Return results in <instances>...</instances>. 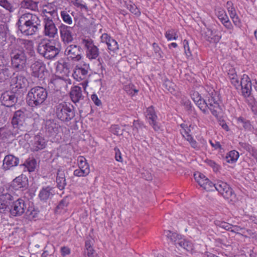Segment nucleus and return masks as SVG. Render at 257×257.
Returning <instances> with one entry per match:
<instances>
[{"mask_svg": "<svg viewBox=\"0 0 257 257\" xmlns=\"http://www.w3.org/2000/svg\"><path fill=\"white\" fill-rule=\"evenodd\" d=\"M9 50L12 64L19 70L23 69L26 65V54L32 57L35 53L33 41L20 38L16 40L15 44L9 46Z\"/></svg>", "mask_w": 257, "mask_h": 257, "instance_id": "obj_1", "label": "nucleus"}, {"mask_svg": "<svg viewBox=\"0 0 257 257\" xmlns=\"http://www.w3.org/2000/svg\"><path fill=\"white\" fill-rule=\"evenodd\" d=\"M191 98L204 114H208L209 109L213 115L218 117L221 112L220 97L218 92L214 90H210L205 99L202 98L198 92H194Z\"/></svg>", "mask_w": 257, "mask_h": 257, "instance_id": "obj_2", "label": "nucleus"}, {"mask_svg": "<svg viewBox=\"0 0 257 257\" xmlns=\"http://www.w3.org/2000/svg\"><path fill=\"white\" fill-rule=\"evenodd\" d=\"M19 30L25 36H32L37 33L41 26L39 17L35 14L22 15L17 23Z\"/></svg>", "mask_w": 257, "mask_h": 257, "instance_id": "obj_3", "label": "nucleus"}, {"mask_svg": "<svg viewBox=\"0 0 257 257\" xmlns=\"http://www.w3.org/2000/svg\"><path fill=\"white\" fill-rule=\"evenodd\" d=\"M48 97V91L43 87L37 86L32 87L28 92L27 102L32 107H38L42 105Z\"/></svg>", "mask_w": 257, "mask_h": 257, "instance_id": "obj_4", "label": "nucleus"}, {"mask_svg": "<svg viewBox=\"0 0 257 257\" xmlns=\"http://www.w3.org/2000/svg\"><path fill=\"white\" fill-rule=\"evenodd\" d=\"M29 119L26 116V111L22 109L16 111L12 117L11 123L12 126L17 128L24 136V138H29L26 132L29 131L31 126L28 123Z\"/></svg>", "mask_w": 257, "mask_h": 257, "instance_id": "obj_5", "label": "nucleus"}, {"mask_svg": "<svg viewBox=\"0 0 257 257\" xmlns=\"http://www.w3.org/2000/svg\"><path fill=\"white\" fill-rule=\"evenodd\" d=\"M37 50L40 55L45 59L53 60L60 53V48L56 47L50 40L44 38L39 43Z\"/></svg>", "mask_w": 257, "mask_h": 257, "instance_id": "obj_6", "label": "nucleus"}, {"mask_svg": "<svg viewBox=\"0 0 257 257\" xmlns=\"http://www.w3.org/2000/svg\"><path fill=\"white\" fill-rule=\"evenodd\" d=\"M54 111L56 117L65 123L71 121L75 116L74 106L70 103L64 101L55 105Z\"/></svg>", "mask_w": 257, "mask_h": 257, "instance_id": "obj_7", "label": "nucleus"}, {"mask_svg": "<svg viewBox=\"0 0 257 257\" xmlns=\"http://www.w3.org/2000/svg\"><path fill=\"white\" fill-rule=\"evenodd\" d=\"M81 43L84 45L85 49L86 57L90 61L97 60L100 62L101 58L99 57V48L94 45L93 41L91 39H83Z\"/></svg>", "mask_w": 257, "mask_h": 257, "instance_id": "obj_8", "label": "nucleus"}, {"mask_svg": "<svg viewBox=\"0 0 257 257\" xmlns=\"http://www.w3.org/2000/svg\"><path fill=\"white\" fill-rule=\"evenodd\" d=\"M18 96L17 90L11 88V90L6 91L2 93L0 100L4 105L12 107L17 102Z\"/></svg>", "mask_w": 257, "mask_h": 257, "instance_id": "obj_9", "label": "nucleus"}, {"mask_svg": "<svg viewBox=\"0 0 257 257\" xmlns=\"http://www.w3.org/2000/svg\"><path fill=\"white\" fill-rule=\"evenodd\" d=\"M64 54L69 60L74 62L79 61L83 57L82 48L77 45L72 44L68 46Z\"/></svg>", "mask_w": 257, "mask_h": 257, "instance_id": "obj_10", "label": "nucleus"}, {"mask_svg": "<svg viewBox=\"0 0 257 257\" xmlns=\"http://www.w3.org/2000/svg\"><path fill=\"white\" fill-rule=\"evenodd\" d=\"M84 67L76 66L75 68L73 73V78L78 81L83 80L81 84L85 90L87 86L88 81L87 77L88 76V67L87 64H84Z\"/></svg>", "mask_w": 257, "mask_h": 257, "instance_id": "obj_11", "label": "nucleus"}, {"mask_svg": "<svg viewBox=\"0 0 257 257\" xmlns=\"http://www.w3.org/2000/svg\"><path fill=\"white\" fill-rule=\"evenodd\" d=\"M57 33L58 30L52 18L46 15L44 18V35L50 38H54Z\"/></svg>", "mask_w": 257, "mask_h": 257, "instance_id": "obj_12", "label": "nucleus"}, {"mask_svg": "<svg viewBox=\"0 0 257 257\" xmlns=\"http://www.w3.org/2000/svg\"><path fill=\"white\" fill-rule=\"evenodd\" d=\"M24 136L17 128L12 127V128L8 127L0 128V139L5 140H14Z\"/></svg>", "mask_w": 257, "mask_h": 257, "instance_id": "obj_13", "label": "nucleus"}, {"mask_svg": "<svg viewBox=\"0 0 257 257\" xmlns=\"http://www.w3.org/2000/svg\"><path fill=\"white\" fill-rule=\"evenodd\" d=\"M59 29L61 40L64 44H69L73 41V27L62 24Z\"/></svg>", "mask_w": 257, "mask_h": 257, "instance_id": "obj_14", "label": "nucleus"}, {"mask_svg": "<svg viewBox=\"0 0 257 257\" xmlns=\"http://www.w3.org/2000/svg\"><path fill=\"white\" fill-rule=\"evenodd\" d=\"M26 208L25 201L21 198L17 199L11 206V215L13 216H21L25 212Z\"/></svg>", "mask_w": 257, "mask_h": 257, "instance_id": "obj_15", "label": "nucleus"}, {"mask_svg": "<svg viewBox=\"0 0 257 257\" xmlns=\"http://www.w3.org/2000/svg\"><path fill=\"white\" fill-rule=\"evenodd\" d=\"M32 76L39 79H44L45 74L47 73L45 65L41 61H35L31 66Z\"/></svg>", "mask_w": 257, "mask_h": 257, "instance_id": "obj_16", "label": "nucleus"}, {"mask_svg": "<svg viewBox=\"0 0 257 257\" xmlns=\"http://www.w3.org/2000/svg\"><path fill=\"white\" fill-rule=\"evenodd\" d=\"M194 178L198 184L207 191L213 190V183L210 181L205 176L199 172L194 175Z\"/></svg>", "mask_w": 257, "mask_h": 257, "instance_id": "obj_17", "label": "nucleus"}, {"mask_svg": "<svg viewBox=\"0 0 257 257\" xmlns=\"http://www.w3.org/2000/svg\"><path fill=\"white\" fill-rule=\"evenodd\" d=\"M240 86L241 87L242 95L245 97H249L252 91V83L247 75L243 74L241 78Z\"/></svg>", "mask_w": 257, "mask_h": 257, "instance_id": "obj_18", "label": "nucleus"}, {"mask_svg": "<svg viewBox=\"0 0 257 257\" xmlns=\"http://www.w3.org/2000/svg\"><path fill=\"white\" fill-rule=\"evenodd\" d=\"M60 126L54 119L46 120L45 122V133L48 136H53L59 132Z\"/></svg>", "mask_w": 257, "mask_h": 257, "instance_id": "obj_19", "label": "nucleus"}, {"mask_svg": "<svg viewBox=\"0 0 257 257\" xmlns=\"http://www.w3.org/2000/svg\"><path fill=\"white\" fill-rule=\"evenodd\" d=\"M11 83V88L16 89L17 92L20 89L26 88L28 86L29 82L24 76L18 75L12 79Z\"/></svg>", "mask_w": 257, "mask_h": 257, "instance_id": "obj_20", "label": "nucleus"}, {"mask_svg": "<svg viewBox=\"0 0 257 257\" xmlns=\"http://www.w3.org/2000/svg\"><path fill=\"white\" fill-rule=\"evenodd\" d=\"M15 74L13 67L5 63L4 60L0 58V76L5 80L11 78Z\"/></svg>", "mask_w": 257, "mask_h": 257, "instance_id": "obj_21", "label": "nucleus"}, {"mask_svg": "<svg viewBox=\"0 0 257 257\" xmlns=\"http://www.w3.org/2000/svg\"><path fill=\"white\" fill-rule=\"evenodd\" d=\"M12 187L16 190H23L28 186V179L26 175H21L16 177L12 183Z\"/></svg>", "mask_w": 257, "mask_h": 257, "instance_id": "obj_22", "label": "nucleus"}, {"mask_svg": "<svg viewBox=\"0 0 257 257\" xmlns=\"http://www.w3.org/2000/svg\"><path fill=\"white\" fill-rule=\"evenodd\" d=\"M55 194L54 188L47 186L43 187L39 192V197L41 201H46L51 199Z\"/></svg>", "mask_w": 257, "mask_h": 257, "instance_id": "obj_23", "label": "nucleus"}, {"mask_svg": "<svg viewBox=\"0 0 257 257\" xmlns=\"http://www.w3.org/2000/svg\"><path fill=\"white\" fill-rule=\"evenodd\" d=\"M19 164V158L13 155L5 156L3 161V168L8 170L11 168L17 166Z\"/></svg>", "mask_w": 257, "mask_h": 257, "instance_id": "obj_24", "label": "nucleus"}, {"mask_svg": "<svg viewBox=\"0 0 257 257\" xmlns=\"http://www.w3.org/2000/svg\"><path fill=\"white\" fill-rule=\"evenodd\" d=\"M70 96L72 101L75 104L84 99V96L82 93L81 88L78 86H74L71 88Z\"/></svg>", "mask_w": 257, "mask_h": 257, "instance_id": "obj_25", "label": "nucleus"}, {"mask_svg": "<svg viewBox=\"0 0 257 257\" xmlns=\"http://www.w3.org/2000/svg\"><path fill=\"white\" fill-rule=\"evenodd\" d=\"M146 112V116L149 120V123L153 126L155 131H158L160 127L156 122L157 116L155 113L154 107L152 106L149 107Z\"/></svg>", "mask_w": 257, "mask_h": 257, "instance_id": "obj_26", "label": "nucleus"}, {"mask_svg": "<svg viewBox=\"0 0 257 257\" xmlns=\"http://www.w3.org/2000/svg\"><path fill=\"white\" fill-rule=\"evenodd\" d=\"M45 147L46 143L45 140L39 135L36 136L34 139L32 148V150L33 151H38L40 150L43 149Z\"/></svg>", "mask_w": 257, "mask_h": 257, "instance_id": "obj_27", "label": "nucleus"}, {"mask_svg": "<svg viewBox=\"0 0 257 257\" xmlns=\"http://www.w3.org/2000/svg\"><path fill=\"white\" fill-rule=\"evenodd\" d=\"M206 40L210 42L217 43L221 39V36L215 35L214 31L210 28H207L205 31Z\"/></svg>", "mask_w": 257, "mask_h": 257, "instance_id": "obj_28", "label": "nucleus"}, {"mask_svg": "<svg viewBox=\"0 0 257 257\" xmlns=\"http://www.w3.org/2000/svg\"><path fill=\"white\" fill-rule=\"evenodd\" d=\"M74 14V12L65 10L60 12V16L65 23L70 25L73 23V18Z\"/></svg>", "mask_w": 257, "mask_h": 257, "instance_id": "obj_29", "label": "nucleus"}, {"mask_svg": "<svg viewBox=\"0 0 257 257\" xmlns=\"http://www.w3.org/2000/svg\"><path fill=\"white\" fill-rule=\"evenodd\" d=\"M20 166L24 167L25 169H27L28 172H32L35 170L37 166V161L33 158H29L26 160L24 164H21Z\"/></svg>", "mask_w": 257, "mask_h": 257, "instance_id": "obj_30", "label": "nucleus"}, {"mask_svg": "<svg viewBox=\"0 0 257 257\" xmlns=\"http://www.w3.org/2000/svg\"><path fill=\"white\" fill-rule=\"evenodd\" d=\"M93 242L90 239L86 240L85 243V249L84 253L87 255L88 257H98L97 254L95 253L93 247Z\"/></svg>", "mask_w": 257, "mask_h": 257, "instance_id": "obj_31", "label": "nucleus"}, {"mask_svg": "<svg viewBox=\"0 0 257 257\" xmlns=\"http://www.w3.org/2000/svg\"><path fill=\"white\" fill-rule=\"evenodd\" d=\"M223 191H221L219 193L226 199L232 201L235 197V194L230 186L227 184V187L223 188Z\"/></svg>", "mask_w": 257, "mask_h": 257, "instance_id": "obj_32", "label": "nucleus"}, {"mask_svg": "<svg viewBox=\"0 0 257 257\" xmlns=\"http://www.w3.org/2000/svg\"><path fill=\"white\" fill-rule=\"evenodd\" d=\"M15 200L14 197L9 193H3L0 195V201L7 204L10 207L15 202Z\"/></svg>", "mask_w": 257, "mask_h": 257, "instance_id": "obj_33", "label": "nucleus"}, {"mask_svg": "<svg viewBox=\"0 0 257 257\" xmlns=\"http://www.w3.org/2000/svg\"><path fill=\"white\" fill-rule=\"evenodd\" d=\"M239 156V153L235 150H232L227 153L225 160L228 163H235Z\"/></svg>", "mask_w": 257, "mask_h": 257, "instance_id": "obj_34", "label": "nucleus"}, {"mask_svg": "<svg viewBox=\"0 0 257 257\" xmlns=\"http://www.w3.org/2000/svg\"><path fill=\"white\" fill-rule=\"evenodd\" d=\"M164 233L167 238L170 239L177 246L178 242L180 241L182 236L170 230H165Z\"/></svg>", "mask_w": 257, "mask_h": 257, "instance_id": "obj_35", "label": "nucleus"}, {"mask_svg": "<svg viewBox=\"0 0 257 257\" xmlns=\"http://www.w3.org/2000/svg\"><path fill=\"white\" fill-rule=\"evenodd\" d=\"M237 122L238 124H241L245 131H251L253 128L250 121L242 117H238L237 118Z\"/></svg>", "mask_w": 257, "mask_h": 257, "instance_id": "obj_36", "label": "nucleus"}, {"mask_svg": "<svg viewBox=\"0 0 257 257\" xmlns=\"http://www.w3.org/2000/svg\"><path fill=\"white\" fill-rule=\"evenodd\" d=\"M38 3L33 0H23L21 5L22 7L25 9L35 11L38 8Z\"/></svg>", "mask_w": 257, "mask_h": 257, "instance_id": "obj_37", "label": "nucleus"}, {"mask_svg": "<svg viewBox=\"0 0 257 257\" xmlns=\"http://www.w3.org/2000/svg\"><path fill=\"white\" fill-rule=\"evenodd\" d=\"M177 245L180 246L188 251H191L193 249V245L192 242L188 241L182 237L178 242Z\"/></svg>", "mask_w": 257, "mask_h": 257, "instance_id": "obj_38", "label": "nucleus"}, {"mask_svg": "<svg viewBox=\"0 0 257 257\" xmlns=\"http://www.w3.org/2000/svg\"><path fill=\"white\" fill-rule=\"evenodd\" d=\"M79 168L87 170V173H90L89 166L86 162V159L83 156H79L77 159Z\"/></svg>", "mask_w": 257, "mask_h": 257, "instance_id": "obj_39", "label": "nucleus"}, {"mask_svg": "<svg viewBox=\"0 0 257 257\" xmlns=\"http://www.w3.org/2000/svg\"><path fill=\"white\" fill-rule=\"evenodd\" d=\"M69 203V202L68 201V199L67 197L63 198L60 201L58 205L57 206L55 210V212H61V211L62 210L64 209L65 208L67 207Z\"/></svg>", "mask_w": 257, "mask_h": 257, "instance_id": "obj_40", "label": "nucleus"}, {"mask_svg": "<svg viewBox=\"0 0 257 257\" xmlns=\"http://www.w3.org/2000/svg\"><path fill=\"white\" fill-rule=\"evenodd\" d=\"M215 14L218 18L220 20L221 22L228 18L225 11L220 8H217L215 10Z\"/></svg>", "mask_w": 257, "mask_h": 257, "instance_id": "obj_41", "label": "nucleus"}, {"mask_svg": "<svg viewBox=\"0 0 257 257\" xmlns=\"http://www.w3.org/2000/svg\"><path fill=\"white\" fill-rule=\"evenodd\" d=\"M164 87L171 93L175 92V85L172 81L167 79L165 80L163 83Z\"/></svg>", "mask_w": 257, "mask_h": 257, "instance_id": "obj_42", "label": "nucleus"}, {"mask_svg": "<svg viewBox=\"0 0 257 257\" xmlns=\"http://www.w3.org/2000/svg\"><path fill=\"white\" fill-rule=\"evenodd\" d=\"M165 37L168 41L175 40L178 38L176 31L174 29L167 30L165 33Z\"/></svg>", "mask_w": 257, "mask_h": 257, "instance_id": "obj_43", "label": "nucleus"}, {"mask_svg": "<svg viewBox=\"0 0 257 257\" xmlns=\"http://www.w3.org/2000/svg\"><path fill=\"white\" fill-rule=\"evenodd\" d=\"M227 183L221 180H218L216 182L213 183V189L214 188L219 193L221 191H223V188L227 187Z\"/></svg>", "mask_w": 257, "mask_h": 257, "instance_id": "obj_44", "label": "nucleus"}, {"mask_svg": "<svg viewBox=\"0 0 257 257\" xmlns=\"http://www.w3.org/2000/svg\"><path fill=\"white\" fill-rule=\"evenodd\" d=\"M0 6L10 12L14 10L13 6L8 0H0Z\"/></svg>", "mask_w": 257, "mask_h": 257, "instance_id": "obj_45", "label": "nucleus"}, {"mask_svg": "<svg viewBox=\"0 0 257 257\" xmlns=\"http://www.w3.org/2000/svg\"><path fill=\"white\" fill-rule=\"evenodd\" d=\"M221 23L228 30V33L230 35H233V26L229 21V18L226 19L225 20L222 22Z\"/></svg>", "mask_w": 257, "mask_h": 257, "instance_id": "obj_46", "label": "nucleus"}, {"mask_svg": "<svg viewBox=\"0 0 257 257\" xmlns=\"http://www.w3.org/2000/svg\"><path fill=\"white\" fill-rule=\"evenodd\" d=\"M215 224L218 226L219 227L223 228L226 230L231 231V228L233 227V225L230 224L225 222H222L220 221H217L215 222Z\"/></svg>", "mask_w": 257, "mask_h": 257, "instance_id": "obj_47", "label": "nucleus"}, {"mask_svg": "<svg viewBox=\"0 0 257 257\" xmlns=\"http://www.w3.org/2000/svg\"><path fill=\"white\" fill-rule=\"evenodd\" d=\"M126 8L132 13L135 15L139 16L141 15V12L140 10L135 5L133 4H127L126 5Z\"/></svg>", "mask_w": 257, "mask_h": 257, "instance_id": "obj_48", "label": "nucleus"}, {"mask_svg": "<svg viewBox=\"0 0 257 257\" xmlns=\"http://www.w3.org/2000/svg\"><path fill=\"white\" fill-rule=\"evenodd\" d=\"M180 126L182 128V129L180 130L181 133L183 137L185 139V140H186V138H188V136H192L189 134L190 130L188 128L186 124H181Z\"/></svg>", "mask_w": 257, "mask_h": 257, "instance_id": "obj_49", "label": "nucleus"}, {"mask_svg": "<svg viewBox=\"0 0 257 257\" xmlns=\"http://www.w3.org/2000/svg\"><path fill=\"white\" fill-rule=\"evenodd\" d=\"M107 45L108 49L110 51H115L118 49L117 42L113 39L111 38Z\"/></svg>", "mask_w": 257, "mask_h": 257, "instance_id": "obj_50", "label": "nucleus"}, {"mask_svg": "<svg viewBox=\"0 0 257 257\" xmlns=\"http://www.w3.org/2000/svg\"><path fill=\"white\" fill-rule=\"evenodd\" d=\"M51 83L53 84L55 86V89L58 90L61 89V85H64L65 82L61 79L57 78L52 80Z\"/></svg>", "mask_w": 257, "mask_h": 257, "instance_id": "obj_51", "label": "nucleus"}, {"mask_svg": "<svg viewBox=\"0 0 257 257\" xmlns=\"http://www.w3.org/2000/svg\"><path fill=\"white\" fill-rule=\"evenodd\" d=\"M205 162L208 165L210 166L215 172L219 171L220 169V166L213 160L207 159L205 161Z\"/></svg>", "mask_w": 257, "mask_h": 257, "instance_id": "obj_52", "label": "nucleus"}, {"mask_svg": "<svg viewBox=\"0 0 257 257\" xmlns=\"http://www.w3.org/2000/svg\"><path fill=\"white\" fill-rule=\"evenodd\" d=\"M57 187L61 190L64 189L66 185V179L65 178H56Z\"/></svg>", "mask_w": 257, "mask_h": 257, "instance_id": "obj_53", "label": "nucleus"}, {"mask_svg": "<svg viewBox=\"0 0 257 257\" xmlns=\"http://www.w3.org/2000/svg\"><path fill=\"white\" fill-rule=\"evenodd\" d=\"M152 46L156 57L157 58H162V52L158 44L156 43H154Z\"/></svg>", "mask_w": 257, "mask_h": 257, "instance_id": "obj_54", "label": "nucleus"}, {"mask_svg": "<svg viewBox=\"0 0 257 257\" xmlns=\"http://www.w3.org/2000/svg\"><path fill=\"white\" fill-rule=\"evenodd\" d=\"M87 170H82L80 168L76 169L74 172L73 174L75 176L77 177H85L87 176L89 173H87Z\"/></svg>", "mask_w": 257, "mask_h": 257, "instance_id": "obj_55", "label": "nucleus"}, {"mask_svg": "<svg viewBox=\"0 0 257 257\" xmlns=\"http://www.w3.org/2000/svg\"><path fill=\"white\" fill-rule=\"evenodd\" d=\"M10 208L11 207L7 204L0 201V213H6L7 212H10Z\"/></svg>", "mask_w": 257, "mask_h": 257, "instance_id": "obj_56", "label": "nucleus"}, {"mask_svg": "<svg viewBox=\"0 0 257 257\" xmlns=\"http://www.w3.org/2000/svg\"><path fill=\"white\" fill-rule=\"evenodd\" d=\"M186 140L189 142L192 148L196 149V150H198L199 149V147L198 145V143L192 136H188V138H186Z\"/></svg>", "mask_w": 257, "mask_h": 257, "instance_id": "obj_57", "label": "nucleus"}, {"mask_svg": "<svg viewBox=\"0 0 257 257\" xmlns=\"http://www.w3.org/2000/svg\"><path fill=\"white\" fill-rule=\"evenodd\" d=\"M72 4L77 8H79L81 9H84L86 11L88 10V7L85 4H83L81 1L80 2L79 0H71Z\"/></svg>", "mask_w": 257, "mask_h": 257, "instance_id": "obj_58", "label": "nucleus"}, {"mask_svg": "<svg viewBox=\"0 0 257 257\" xmlns=\"http://www.w3.org/2000/svg\"><path fill=\"white\" fill-rule=\"evenodd\" d=\"M43 12L45 15V17L46 15H48L50 17L52 18V20L53 18L57 16V11L55 10H52L51 11H48V9H45L43 10Z\"/></svg>", "mask_w": 257, "mask_h": 257, "instance_id": "obj_59", "label": "nucleus"}, {"mask_svg": "<svg viewBox=\"0 0 257 257\" xmlns=\"http://www.w3.org/2000/svg\"><path fill=\"white\" fill-rule=\"evenodd\" d=\"M234 24V25L237 27L240 28L241 27V22L238 17L236 15L233 16L230 18Z\"/></svg>", "mask_w": 257, "mask_h": 257, "instance_id": "obj_60", "label": "nucleus"}, {"mask_svg": "<svg viewBox=\"0 0 257 257\" xmlns=\"http://www.w3.org/2000/svg\"><path fill=\"white\" fill-rule=\"evenodd\" d=\"M27 215L30 219H33L35 218L37 215V211L33 210H30L28 209L26 212Z\"/></svg>", "mask_w": 257, "mask_h": 257, "instance_id": "obj_61", "label": "nucleus"}, {"mask_svg": "<svg viewBox=\"0 0 257 257\" xmlns=\"http://www.w3.org/2000/svg\"><path fill=\"white\" fill-rule=\"evenodd\" d=\"M239 144L241 147H242V148H243L244 149H245L246 151H247L248 152H250L251 151L252 152V150L254 149L251 147V146L249 144H247L246 143L240 142L239 143Z\"/></svg>", "mask_w": 257, "mask_h": 257, "instance_id": "obj_62", "label": "nucleus"}, {"mask_svg": "<svg viewBox=\"0 0 257 257\" xmlns=\"http://www.w3.org/2000/svg\"><path fill=\"white\" fill-rule=\"evenodd\" d=\"M60 251L61 255L63 257L67 255H69L71 252L70 248H69L67 246L61 247Z\"/></svg>", "mask_w": 257, "mask_h": 257, "instance_id": "obj_63", "label": "nucleus"}, {"mask_svg": "<svg viewBox=\"0 0 257 257\" xmlns=\"http://www.w3.org/2000/svg\"><path fill=\"white\" fill-rule=\"evenodd\" d=\"M111 131L114 135L117 136L122 135V130H120L119 127L116 125L111 126Z\"/></svg>", "mask_w": 257, "mask_h": 257, "instance_id": "obj_64", "label": "nucleus"}]
</instances>
